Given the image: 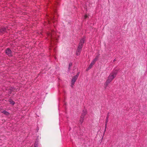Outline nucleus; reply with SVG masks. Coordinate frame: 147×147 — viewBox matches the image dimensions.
Here are the masks:
<instances>
[{
	"label": "nucleus",
	"instance_id": "obj_1",
	"mask_svg": "<svg viewBox=\"0 0 147 147\" xmlns=\"http://www.w3.org/2000/svg\"><path fill=\"white\" fill-rule=\"evenodd\" d=\"M117 73V71H113L110 73L107 79L105 84V88H107L108 84L110 83L116 76Z\"/></svg>",
	"mask_w": 147,
	"mask_h": 147
},
{
	"label": "nucleus",
	"instance_id": "obj_2",
	"mask_svg": "<svg viewBox=\"0 0 147 147\" xmlns=\"http://www.w3.org/2000/svg\"><path fill=\"white\" fill-rule=\"evenodd\" d=\"M48 37L51 38L52 40H53L55 36V33L53 31L51 32V33H49L48 34Z\"/></svg>",
	"mask_w": 147,
	"mask_h": 147
},
{
	"label": "nucleus",
	"instance_id": "obj_3",
	"mask_svg": "<svg viewBox=\"0 0 147 147\" xmlns=\"http://www.w3.org/2000/svg\"><path fill=\"white\" fill-rule=\"evenodd\" d=\"M5 53L9 56H11L12 55L11 51L9 48L5 50Z\"/></svg>",
	"mask_w": 147,
	"mask_h": 147
},
{
	"label": "nucleus",
	"instance_id": "obj_4",
	"mask_svg": "<svg viewBox=\"0 0 147 147\" xmlns=\"http://www.w3.org/2000/svg\"><path fill=\"white\" fill-rule=\"evenodd\" d=\"M77 79V76H74L73 77L71 81V87H72L73 85H74L75 82H76V80Z\"/></svg>",
	"mask_w": 147,
	"mask_h": 147
},
{
	"label": "nucleus",
	"instance_id": "obj_5",
	"mask_svg": "<svg viewBox=\"0 0 147 147\" xmlns=\"http://www.w3.org/2000/svg\"><path fill=\"white\" fill-rule=\"evenodd\" d=\"M85 38H82L80 40L79 43V46H82V47L83 46V44L84 42Z\"/></svg>",
	"mask_w": 147,
	"mask_h": 147
},
{
	"label": "nucleus",
	"instance_id": "obj_6",
	"mask_svg": "<svg viewBox=\"0 0 147 147\" xmlns=\"http://www.w3.org/2000/svg\"><path fill=\"white\" fill-rule=\"evenodd\" d=\"M86 113V110H84L83 111L82 115L81 116H82V117H84V116Z\"/></svg>",
	"mask_w": 147,
	"mask_h": 147
},
{
	"label": "nucleus",
	"instance_id": "obj_7",
	"mask_svg": "<svg viewBox=\"0 0 147 147\" xmlns=\"http://www.w3.org/2000/svg\"><path fill=\"white\" fill-rule=\"evenodd\" d=\"M82 46H79L77 49V51L78 52H80L82 50Z\"/></svg>",
	"mask_w": 147,
	"mask_h": 147
},
{
	"label": "nucleus",
	"instance_id": "obj_8",
	"mask_svg": "<svg viewBox=\"0 0 147 147\" xmlns=\"http://www.w3.org/2000/svg\"><path fill=\"white\" fill-rule=\"evenodd\" d=\"M2 113L6 115H9V113L5 111H3Z\"/></svg>",
	"mask_w": 147,
	"mask_h": 147
},
{
	"label": "nucleus",
	"instance_id": "obj_9",
	"mask_svg": "<svg viewBox=\"0 0 147 147\" xmlns=\"http://www.w3.org/2000/svg\"><path fill=\"white\" fill-rule=\"evenodd\" d=\"M9 102L12 105H13L15 104V102L11 99H10L9 100Z\"/></svg>",
	"mask_w": 147,
	"mask_h": 147
},
{
	"label": "nucleus",
	"instance_id": "obj_10",
	"mask_svg": "<svg viewBox=\"0 0 147 147\" xmlns=\"http://www.w3.org/2000/svg\"><path fill=\"white\" fill-rule=\"evenodd\" d=\"M84 117H82V116H81L80 118V123L81 124L83 122L84 120Z\"/></svg>",
	"mask_w": 147,
	"mask_h": 147
},
{
	"label": "nucleus",
	"instance_id": "obj_11",
	"mask_svg": "<svg viewBox=\"0 0 147 147\" xmlns=\"http://www.w3.org/2000/svg\"><path fill=\"white\" fill-rule=\"evenodd\" d=\"M93 65H92V64H90V65L89 66V67L86 70L87 71L89 69H90L92 67Z\"/></svg>",
	"mask_w": 147,
	"mask_h": 147
},
{
	"label": "nucleus",
	"instance_id": "obj_12",
	"mask_svg": "<svg viewBox=\"0 0 147 147\" xmlns=\"http://www.w3.org/2000/svg\"><path fill=\"white\" fill-rule=\"evenodd\" d=\"M108 116H107V117L106 119V124H105V129H106V128L107 126V122L108 121Z\"/></svg>",
	"mask_w": 147,
	"mask_h": 147
},
{
	"label": "nucleus",
	"instance_id": "obj_13",
	"mask_svg": "<svg viewBox=\"0 0 147 147\" xmlns=\"http://www.w3.org/2000/svg\"><path fill=\"white\" fill-rule=\"evenodd\" d=\"M98 57L96 56L93 60L94 61L96 62V61L98 60Z\"/></svg>",
	"mask_w": 147,
	"mask_h": 147
},
{
	"label": "nucleus",
	"instance_id": "obj_14",
	"mask_svg": "<svg viewBox=\"0 0 147 147\" xmlns=\"http://www.w3.org/2000/svg\"><path fill=\"white\" fill-rule=\"evenodd\" d=\"M72 64L71 63H70L69 64V69H70L71 67L72 66Z\"/></svg>",
	"mask_w": 147,
	"mask_h": 147
},
{
	"label": "nucleus",
	"instance_id": "obj_15",
	"mask_svg": "<svg viewBox=\"0 0 147 147\" xmlns=\"http://www.w3.org/2000/svg\"><path fill=\"white\" fill-rule=\"evenodd\" d=\"M95 62H96L95 61H94L93 60L91 62V63L92 64V65H93L95 63Z\"/></svg>",
	"mask_w": 147,
	"mask_h": 147
},
{
	"label": "nucleus",
	"instance_id": "obj_16",
	"mask_svg": "<svg viewBox=\"0 0 147 147\" xmlns=\"http://www.w3.org/2000/svg\"><path fill=\"white\" fill-rule=\"evenodd\" d=\"M79 72H78L77 74V75H76L75 76H77V78H78V76L79 75Z\"/></svg>",
	"mask_w": 147,
	"mask_h": 147
},
{
	"label": "nucleus",
	"instance_id": "obj_17",
	"mask_svg": "<svg viewBox=\"0 0 147 147\" xmlns=\"http://www.w3.org/2000/svg\"><path fill=\"white\" fill-rule=\"evenodd\" d=\"M80 52H78L77 51V52H76V55H79L80 54Z\"/></svg>",
	"mask_w": 147,
	"mask_h": 147
},
{
	"label": "nucleus",
	"instance_id": "obj_18",
	"mask_svg": "<svg viewBox=\"0 0 147 147\" xmlns=\"http://www.w3.org/2000/svg\"><path fill=\"white\" fill-rule=\"evenodd\" d=\"M87 17L88 16L87 15H85V16H84V18L86 19L87 18Z\"/></svg>",
	"mask_w": 147,
	"mask_h": 147
},
{
	"label": "nucleus",
	"instance_id": "obj_19",
	"mask_svg": "<svg viewBox=\"0 0 147 147\" xmlns=\"http://www.w3.org/2000/svg\"><path fill=\"white\" fill-rule=\"evenodd\" d=\"M115 61H116V60L115 59L114 60H113V62H114Z\"/></svg>",
	"mask_w": 147,
	"mask_h": 147
},
{
	"label": "nucleus",
	"instance_id": "obj_20",
	"mask_svg": "<svg viewBox=\"0 0 147 147\" xmlns=\"http://www.w3.org/2000/svg\"><path fill=\"white\" fill-rule=\"evenodd\" d=\"M52 21H53V22H54L53 21V20L52 19Z\"/></svg>",
	"mask_w": 147,
	"mask_h": 147
},
{
	"label": "nucleus",
	"instance_id": "obj_21",
	"mask_svg": "<svg viewBox=\"0 0 147 147\" xmlns=\"http://www.w3.org/2000/svg\"><path fill=\"white\" fill-rule=\"evenodd\" d=\"M1 30L0 29V32H1Z\"/></svg>",
	"mask_w": 147,
	"mask_h": 147
},
{
	"label": "nucleus",
	"instance_id": "obj_22",
	"mask_svg": "<svg viewBox=\"0 0 147 147\" xmlns=\"http://www.w3.org/2000/svg\"><path fill=\"white\" fill-rule=\"evenodd\" d=\"M49 24L50 23V22L49 21Z\"/></svg>",
	"mask_w": 147,
	"mask_h": 147
},
{
	"label": "nucleus",
	"instance_id": "obj_23",
	"mask_svg": "<svg viewBox=\"0 0 147 147\" xmlns=\"http://www.w3.org/2000/svg\"><path fill=\"white\" fill-rule=\"evenodd\" d=\"M36 145V143L34 145Z\"/></svg>",
	"mask_w": 147,
	"mask_h": 147
}]
</instances>
